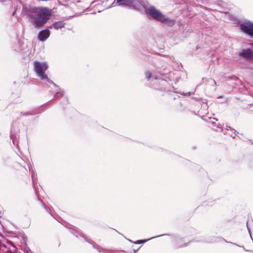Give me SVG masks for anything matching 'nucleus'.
<instances>
[{
  "instance_id": "nucleus-1",
  "label": "nucleus",
  "mask_w": 253,
  "mask_h": 253,
  "mask_svg": "<svg viewBox=\"0 0 253 253\" xmlns=\"http://www.w3.org/2000/svg\"><path fill=\"white\" fill-rule=\"evenodd\" d=\"M36 13V15L33 17L36 27H41L43 26L51 15L50 10L45 7L39 8L37 10Z\"/></svg>"
},
{
  "instance_id": "nucleus-2",
  "label": "nucleus",
  "mask_w": 253,
  "mask_h": 253,
  "mask_svg": "<svg viewBox=\"0 0 253 253\" xmlns=\"http://www.w3.org/2000/svg\"><path fill=\"white\" fill-rule=\"evenodd\" d=\"M149 15L154 19L158 20L163 23L167 24L169 26H172L175 23V20L170 19L166 17L159 10L155 7L152 6L148 9Z\"/></svg>"
},
{
  "instance_id": "nucleus-3",
  "label": "nucleus",
  "mask_w": 253,
  "mask_h": 253,
  "mask_svg": "<svg viewBox=\"0 0 253 253\" xmlns=\"http://www.w3.org/2000/svg\"><path fill=\"white\" fill-rule=\"evenodd\" d=\"M48 65L46 63L34 62V69L36 73L42 79H46L47 77L44 72L47 69Z\"/></svg>"
},
{
  "instance_id": "nucleus-4",
  "label": "nucleus",
  "mask_w": 253,
  "mask_h": 253,
  "mask_svg": "<svg viewBox=\"0 0 253 253\" xmlns=\"http://www.w3.org/2000/svg\"><path fill=\"white\" fill-rule=\"evenodd\" d=\"M241 30L249 35L252 37H253V23L252 22H248L246 24H241L240 26Z\"/></svg>"
},
{
  "instance_id": "nucleus-5",
  "label": "nucleus",
  "mask_w": 253,
  "mask_h": 253,
  "mask_svg": "<svg viewBox=\"0 0 253 253\" xmlns=\"http://www.w3.org/2000/svg\"><path fill=\"white\" fill-rule=\"evenodd\" d=\"M50 35V32L48 29H45L40 31L38 35V38L40 41H45L48 38Z\"/></svg>"
},
{
  "instance_id": "nucleus-6",
  "label": "nucleus",
  "mask_w": 253,
  "mask_h": 253,
  "mask_svg": "<svg viewBox=\"0 0 253 253\" xmlns=\"http://www.w3.org/2000/svg\"><path fill=\"white\" fill-rule=\"evenodd\" d=\"M240 55L248 59H253V52L250 49H243Z\"/></svg>"
},
{
  "instance_id": "nucleus-7",
  "label": "nucleus",
  "mask_w": 253,
  "mask_h": 253,
  "mask_svg": "<svg viewBox=\"0 0 253 253\" xmlns=\"http://www.w3.org/2000/svg\"><path fill=\"white\" fill-rule=\"evenodd\" d=\"M135 0H114V3L118 5L129 6Z\"/></svg>"
},
{
  "instance_id": "nucleus-8",
  "label": "nucleus",
  "mask_w": 253,
  "mask_h": 253,
  "mask_svg": "<svg viewBox=\"0 0 253 253\" xmlns=\"http://www.w3.org/2000/svg\"><path fill=\"white\" fill-rule=\"evenodd\" d=\"M65 23L63 21H59L54 22L52 26H49L48 28L51 29L53 27L56 30H58L59 29H61L65 26Z\"/></svg>"
},
{
  "instance_id": "nucleus-9",
  "label": "nucleus",
  "mask_w": 253,
  "mask_h": 253,
  "mask_svg": "<svg viewBox=\"0 0 253 253\" xmlns=\"http://www.w3.org/2000/svg\"><path fill=\"white\" fill-rule=\"evenodd\" d=\"M63 91L61 89H59L58 92H56L55 97L57 98L61 97L63 95Z\"/></svg>"
},
{
  "instance_id": "nucleus-10",
  "label": "nucleus",
  "mask_w": 253,
  "mask_h": 253,
  "mask_svg": "<svg viewBox=\"0 0 253 253\" xmlns=\"http://www.w3.org/2000/svg\"><path fill=\"white\" fill-rule=\"evenodd\" d=\"M145 77L148 80L150 79L151 77V73L150 72H146Z\"/></svg>"
},
{
  "instance_id": "nucleus-11",
  "label": "nucleus",
  "mask_w": 253,
  "mask_h": 253,
  "mask_svg": "<svg viewBox=\"0 0 253 253\" xmlns=\"http://www.w3.org/2000/svg\"><path fill=\"white\" fill-rule=\"evenodd\" d=\"M146 241L147 240H137L136 242H134V244H141V243H145Z\"/></svg>"
},
{
  "instance_id": "nucleus-12",
  "label": "nucleus",
  "mask_w": 253,
  "mask_h": 253,
  "mask_svg": "<svg viewBox=\"0 0 253 253\" xmlns=\"http://www.w3.org/2000/svg\"><path fill=\"white\" fill-rule=\"evenodd\" d=\"M38 203H39L40 205H41L42 206H43V204H42V203L41 201H38Z\"/></svg>"
},
{
  "instance_id": "nucleus-13",
  "label": "nucleus",
  "mask_w": 253,
  "mask_h": 253,
  "mask_svg": "<svg viewBox=\"0 0 253 253\" xmlns=\"http://www.w3.org/2000/svg\"><path fill=\"white\" fill-rule=\"evenodd\" d=\"M10 244H11V245L13 247L15 248V246L13 245V244L11 242H10Z\"/></svg>"
}]
</instances>
